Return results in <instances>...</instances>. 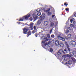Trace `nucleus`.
Masks as SVG:
<instances>
[{"mask_svg": "<svg viewBox=\"0 0 76 76\" xmlns=\"http://www.w3.org/2000/svg\"><path fill=\"white\" fill-rule=\"evenodd\" d=\"M47 37L49 38H51V37H50V35L49 34H47Z\"/></svg>", "mask_w": 76, "mask_h": 76, "instance_id": "27", "label": "nucleus"}, {"mask_svg": "<svg viewBox=\"0 0 76 76\" xmlns=\"http://www.w3.org/2000/svg\"><path fill=\"white\" fill-rule=\"evenodd\" d=\"M67 37L69 38H70L72 37V34H69L67 36Z\"/></svg>", "mask_w": 76, "mask_h": 76, "instance_id": "25", "label": "nucleus"}, {"mask_svg": "<svg viewBox=\"0 0 76 76\" xmlns=\"http://www.w3.org/2000/svg\"><path fill=\"white\" fill-rule=\"evenodd\" d=\"M48 45V44L47 43H45V46H46V45Z\"/></svg>", "mask_w": 76, "mask_h": 76, "instance_id": "39", "label": "nucleus"}, {"mask_svg": "<svg viewBox=\"0 0 76 76\" xmlns=\"http://www.w3.org/2000/svg\"><path fill=\"white\" fill-rule=\"evenodd\" d=\"M53 42H54V40H53Z\"/></svg>", "mask_w": 76, "mask_h": 76, "instance_id": "50", "label": "nucleus"}, {"mask_svg": "<svg viewBox=\"0 0 76 76\" xmlns=\"http://www.w3.org/2000/svg\"><path fill=\"white\" fill-rule=\"evenodd\" d=\"M72 61L71 60H69L68 61V63L66 62L65 64V65H66V64H72Z\"/></svg>", "mask_w": 76, "mask_h": 76, "instance_id": "12", "label": "nucleus"}, {"mask_svg": "<svg viewBox=\"0 0 76 76\" xmlns=\"http://www.w3.org/2000/svg\"><path fill=\"white\" fill-rule=\"evenodd\" d=\"M23 34H27V32L28 31V30H29V29H23Z\"/></svg>", "mask_w": 76, "mask_h": 76, "instance_id": "6", "label": "nucleus"}, {"mask_svg": "<svg viewBox=\"0 0 76 76\" xmlns=\"http://www.w3.org/2000/svg\"><path fill=\"white\" fill-rule=\"evenodd\" d=\"M37 29H34V30L32 31L31 33L32 34H34L35 32H37Z\"/></svg>", "mask_w": 76, "mask_h": 76, "instance_id": "16", "label": "nucleus"}, {"mask_svg": "<svg viewBox=\"0 0 76 76\" xmlns=\"http://www.w3.org/2000/svg\"><path fill=\"white\" fill-rule=\"evenodd\" d=\"M41 39H42L43 40H45L46 39H48L46 37L42 36L41 37Z\"/></svg>", "mask_w": 76, "mask_h": 76, "instance_id": "13", "label": "nucleus"}, {"mask_svg": "<svg viewBox=\"0 0 76 76\" xmlns=\"http://www.w3.org/2000/svg\"><path fill=\"white\" fill-rule=\"evenodd\" d=\"M30 16H31V15L30 14H29L23 17L24 19H25V20H28L29 17H30Z\"/></svg>", "mask_w": 76, "mask_h": 76, "instance_id": "2", "label": "nucleus"}, {"mask_svg": "<svg viewBox=\"0 0 76 76\" xmlns=\"http://www.w3.org/2000/svg\"><path fill=\"white\" fill-rule=\"evenodd\" d=\"M37 29H34V30L32 31L31 33L32 34H34L35 32H37Z\"/></svg>", "mask_w": 76, "mask_h": 76, "instance_id": "15", "label": "nucleus"}, {"mask_svg": "<svg viewBox=\"0 0 76 76\" xmlns=\"http://www.w3.org/2000/svg\"><path fill=\"white\" fill-rule=\"evenodd\" d=\"M34 29H36V26H34L33 27Z\"/></svg>", "mask_w": 76, "mask_h": 76, "instance_id": "43", "label": "nucleus"}, {"mask_svg": "<svg viewBox=\"0 0 76 76\" xmlns=\"http://www.w3.org/2000/svg\"><path fill=\"white\" fill-rule=\"evenodd\" d=\"M58 24V22H56L55 23V25H56V26H57V25Z\"/></svg>", "mask_w": 76, "mask_h": 76, "instance_id": "37", "label": "nucleus"}, {"mask_svg": "<svg viewBox=\"0 0 76 76\" xmlns=\"http://www.w3.org/2000/svg\"><path fill=\"white\" fill-rule=\"evenodd\" d=\"M37 12L38 13V12H40V11H41V10H39V9H37L36 10Z\"/></svg>", "mask_w": 76, "mask_h": 76, "instance_id": "28", "label": "nucleus"}, {"mask_svg": "<svg viewBox=\"0 0 76 76\" xmlns=\"http://www.w3.org/2000/svg\"><path fill=\"white\" fill-rule=\"evenodd\" d=\"M29 28H31V29H33V24H31L30 25Z\"/></svg>", "mask_w": 76, "mask_h": 76, "instance_id": "20", "label": "nucleus"}, {"mask_svg": "<svg viewBox=\"0 0 76 76\" xmlns=\"http://www.w3.org/2000/svg\"><path fill=\"white\" fill-rule=\"evenodd\" d=\"M59 45L61 47H64V44H63V43L62 42H61L59 44Z\"/></svg>", "mask_w": 76, "mask_h": 76, "instance_id": "18", "label": "nucleus"}, {"mask_svg": "<svg viewBox=\"0 0 76 76\" xmlns=\"http://www.w3.org/2000/svg\"><path fill=\"white\" fill-rule=\"evenodd\" d=\"M43 20V19H41L39 20H38L37 22V23L38 25H39L41 23V22Z\"/></svg>", "mask_w": 76, "mask_h": 76, "instance_id": "9", "label": "nucleus"}, {"mask_svg": "<svg viewBox=\"0 0 76 76\" xmlns=\"http://www.w3.org/2000/svg\"><path fill=\"white\" fill-rule=\"evenodd\" d=\"M49 39H46V40H45V41H43L42 42V43H43V44H44V43H45V42H46V41H48Z\"/></svg>", "mask_w": 76, "mask_h": 76, "instance_id": "23", "label": "nucleus"}, {"mask_svg": "<svg viewBox=\"0 0 76 76\" xmlns=\"http://www.w3.org/2000/svg\"><path fill=\"white\" fill-rule=\"evenodd\" d=\"M23 19H24V18H23V17L22 18H21L20 19L19 21H23Z\"/></svg>", "mask_w": 76, "mask_h": 76, "instance_id": "24", "label": "nucleus"}, {"mask_svg": "<svg viewBox=\"0 0 76 76\" xmlns=\"http://www.w3.org/2000/svg\"><path fill=\"white\" fill-rule=\"evenodd\" d=\"M67 56L65 58H64V60H69V55H67Z\"/></svg>", "mask_w": 76, "mask_h": 76, "instance_id": "14", "label": "nucleus"}, {"mask_svg": "<svg viewBox=\"0 0 76 76\" xmlns=\"http://www.w3.org/2000/svg\"><path fill=\"white\" fill-rule=\"evenodd\" d=\"M72 59L73 61H74V62H75V61H76V59H75V58H72Z\"/></svg>", "mask_w": 76, "mask_h": 76, "instance_id": "29", "label": "nucleus"}, {"mask_svg": "<svg viewBox=\"0 0 76 76\" xmlns=\"http://www.w3.org/2000/svg\"><path fill=\"white\" fill-rule=\"evenodd\" d=\"M69 30H66V31L65 32V34H67L68 33H69Z\"/></svg>", "mask_w": 76, "mask_h": 76, "instance_id": "26", "label": "nucleus"}, {"mask_svg": "<svg viewBox=\"0 0 76 76\" xmlns=\"http://www.w3.org/2000/svg\"><path fill=\"white\" fill-rule=\"evenodd\" d=\"M73 55L75 57H76V52L75 51H73L72 53Z\"/></svg>", "mask_w": 76, "mask_h": 76, "instance_id": "21", "label": "nucleus"}, {"mask_svg": "<svg viewBox=\"0 0 76 76\" xmlns=\"http://www.w3.org/2000/svg\"><path fill=\"white\" fill-rule=\"evenodd\" d=\"M31 35V31H29L27 33L28 36H27V37H28L29 35Z\"/></svg>", "mask_w": 76, "mask_h": 76, "instance_id": "17", "label": "nucleus"}, {"mask_svg": "<svg viewBox=\"0 0 76 76\" xmlns=\"http://www.w3.org/2000/svg\"><path fill=\"white\" fill-rule=\"evenodd\" d=\"M70 22L71 23H72L73 22V20L71 19L70 20Z\"/></svg>", "mask_w": 76, "mask_h": 76, "instance_id": "40", "label": "nucleus"}, {"mask_svg": "<svg viewBox=\"0 0 76 76\" xmlns=\"http://www.w3.org/2000/svg\"><path fill=\"white\" fill-rule=\"evenodd\" d=\"M70 26L71 28H72V27H73V26H74V25H73V24H71Z\"/></svg>", "mask_w": 76, "mask_h": 76, "instance_id": "36", "label": "nucleus"}, {"mask_svg": "<svg viewBox=\"0 0 76 76\" xmlns=\"http://www.w3.org/2000/svg\"><path fill=\"white\" fill-rule=\"evenodd\" d=\"M38 34L37 33H36L35 34V37H37V36H38Z\"/></svg>", "mask_w": 76, "mask_h": 76, "instance_id": "35", "label": "nucleus"}, {"mask_svg": "<svg viewBox=\"0 0 76 76\" xmlns=\"http://www.w3.org/2000/svg\"><path fill=\"white\" fill-rule=\"evenodd\" d=\"M64 51L66 52H67V50H66L65 49L64 50Z\"/></svg>", "mask_w": 76, "mask_h": 76, "instance_id": "44", "label": "nucleus"}, {"mask_svg": "<svg viewBox=\"0 0 76 76\" xmlns=\"http://www.w3.org/2000/svg\"><path fill=\"white\" fill-rule=\"evenodd\" d=\"M54 37H55V36H54V35L52 34L51 36V37L52 38H54Z\"/></svg>", "mask_w": 76, "mask_h": 76, "instance_id": "32", "label": "nucleus"}, {"mask_svg": "<svg viewBox=\"0 0 76 76\" xmlns=\"http://www.w3.org/2000/svg\"><path fill=\"white\" fill-rule=\"evenodd\" d=\"M70 42L71 44L72 45H74V46H75V45H76V42L73 41V40H71L70 41Z\"/></svg>", "mask_w": 76, "mask_h": 76, "instance_id": "7", "label": "nucleus"}, {"mask_svg": "<svg viewBox=\"0 0 76 76\" xmlns=\"http://www.w3.org/2000/svg\"><path fill=\"white\" fill-rule=\"evenodd\" d=\"M48 22L47 21H45L44 22V25H45V26H46V25H48Z\"/></svg>", "mask_w": 76, "mask_h": 76, "instance_id": "22", "label": "nucleus"}, {"mask_svg": "<svg viewBox=\"0 0 76 76\" xmlns=\"http://www.w3.org/2000/svg\"><path fill=\"white\" fill-rule=\"evenodd\" d=\"M63 50H59L58 52L57 53V54L58 55H59V56H60L61 54L62 53H63Z\"/></svg>", "mask_w": 76, "mask_h": 76, "instance_id": "8", "label": "nucleus"}, {"mask_svg": "<svg viewBox=\"0 0 76 76\" xmlns=\"http://www.w3.org/2000/svg\"><path fill=\"white\" fill-rule=\"evenodd\" d=\"M41 14L40 12H38L37 13V15L38 16H40V15H41Z\"/></svg>", "mask_w": 76, "mask_h": 76, "instance_id": "30", "label": "nucleus"}, {"mask_svg": "<svg viewBox=\"0 0 76 76\" xmlns=\"http://www.w3.org/2000/svg\"><path fill=\"white\" fill-rule=\"evenodd\" d=\"M65 10H66V11H69V8H66L65 9Z\"/></svg>", "mask_w": 76, "mask_h": 76, "instance_id": "33", "label": "nucleus"}, {"mask_svg": "<svg viewBox=\"0 0 76 76\" xmlns=\"http://www.w3.org/2000/svg\"><path fill=\"white\" fill-rule=\"evenodd\" d=\"M50 52H53V49L52 48L50 49Z\"/></svg>", "mask_w": 76, "mask_h": 76, "instance_id": "34", "label": "nucleus"}, {"mask_svg": "<svg viewBox=\"0 0 76 76\" xmlns=\"http://www.w3.org/2000/svg\"><path fill=\"white\" fill-rule=\"evenodd\" d=\"M65 44L68 48V51H69V52H70V50H71V49L70 48H69V45L67 43V42H65Z\"/></svg>", "mask_w": 76, "mask_h": 76, "instance_id": "5", "label": "nucleus"}, {"mask_svg": "<svg viewBox=\"0 0 76 76\" xmlns=\"http://www.w3.org/2000/svg\"><path fill=\"white\" fill-rule=\"evenodd\" d=\"M33 30V29H31V30Z\"/></svg>", "mask_w": 76, "mask_h": 76, "instance_id": "51", "label": "nucleus"}, {"mask_svg": "<svg viewBox=\"0 0 76 76\" xmlns=\"http://www.w3.org/2000/svg\"><path fill=\"white\" fill-rule=\"evenodd\" d=\"M24 29H28V28L27 27V26H26Z\"/></svg>", "mask_w": 76, "mask_h": 76, "instance_id": "38", "label": "nucleus"}, {"mask_svg": "<svg viewBox=\"0 0 76 76\" xmlns=\"http://www.w3.org/2000/svg\"><path fill=\"white\" fill-rule=\"evenodd\" d=\"M58 38L59 39H60V40H61L62 41H65V40L64 38L62 37H60V36H58Z\"/></svg>", "mask_w": 76, "mask_h": 76, "instance_id": "4", "label": "nucleus"}, {"mask_svg": "<svg viewBox=\"0 0 76 76\" xmlns=\"http://www.w3.org/2000/svg\"><path fill=\"white\" fill-rule=\"evenodd\" d=\"M17 23H18V24L19 25V24H20V22H17Z\"/></svg>", "mask_w": 76, "mask_h": 76, "instance_id": "45", "label": "nucleus"}, {"mask_svg": "<svg viewBox=\"0 0 76 76\" xmlns=\"http://www.w3.org/2000/svg\"><path fill=\"white\" fill-rule=\"evenodd\" d=\"M30 20H31V21H32V18H30Z\"/></svg>", "mask_w": 76, "mask_h": 76, "instance_id": "42", "label": "nucleus"}, {"mask_svg": "<svg viewBox=\"0 0 76 76\" xmlns=\"http://www.w3.org/2000/svg\"><path fill=\"white\" fill-rule=\"evenodd\" d=\"M54 16H55V17H56V16H55V15H53L52 16V18H54Z\"/></svg>", "mask_w": 76, "mask_h": 76, "instance_id": "41", "label": "nucleus"}, {"mask_svg": "<svg viewBox=\"0 0 76 76\" xmlns=\"http://www.w3.org/2000/svg\"><path fill=\"white\" fill-rule=\"evenodd\" d=\"M68 23V22H66V23H67H67Z\"/></svg>", "mask_w": 76, "mask_h": 76, "instance_id": "49", "label": "nucleus"}, {"mask_svg": "<svg viewBox=\"0 0 76 76\" xmlns=\"http://www.w3.org/2000/svg\"><path fill=\"white\" fill-rule=\"evenodd\" d=\"M64 4V6H67L68 5V4L66 3V2H65Z\"/></svg>", "mask_w": 76, "mask_h": 76, "instance_id": "31", "label": "nucleus"}, {"mask_svg": "<svg viewBox=\"0 0 76 76\" xmlns=\"http://www.w3.org/2000/svg\"><path fill=\"white\" fill-rule=\"evenodd\" d=\"M51 10L50 8H49L47 10H46L45 11V12H46L47 15L48 16H50V15H51L52 14V12H49V11Z\"/></svg>", "mask_w": 76, "mask_h": 76, "instance_id": "1", "label": "nucleus"}, {"mask_svg": "<svg viewBox=\"0 0 76 76\" xmlns=\"http://www.w3.org/2000/svg\"><path fill=\"white\" fill-rule=\"evenodd\" d=\"M33 18L34 19V20H37V18H38V17L37 15H36L35 14H33L32 15Z\"/></svg>", "mask_w": 76, "mask_h": 76, "instance_id": "3", "label": "nucleus"}, {"mask_svg": "<svg viewBox=\"0 0 76 76\" xmlns=\"http://www.w3.org/2000/svg\"><path fill=\"white\" fill-rule=\"evenodd\" d=\"M64 5H63V4H62L61 5L62 6H64Z\"/></svg>", "mask_w": 76, "mask_h": 76, "instance_id": "48", "label": "nucleus"}, {"mask_svg": "<svg viewBox=\"0 0 76 76\" xmlns=\"http://www.w3.org/2000/svg\"><path fill=\"white\" fill-rule=\"evenodd\" d=\"M40 17L41 18H42L41 19H43V20L44 19V18H45V14H42L40 16Z\"/></svg>", "mask_w": 76, "mask_h": 76, "instance_id": "11", "label": "nucleus"}, {"mask_svg": "<svg viewBox=\"0 0 76 76\" xmlns=\"http://www.w3.org/2000/svg\"><path fill=\"white\" fill-rule=\"evenodd\" d=\"M50 41H49L48 42V43L49 44V43H50Z\"/></svg>", "mask_w": 76, "mask_h": 76, "instance_id": "47", "label": "nucleus"}, {"mask_svg": "<svg viewBox=\"0 0 76 76\" xmlns=\"http://www.w3.org/2000/svg\"><path fill=\"white\" fill-rule=\"evenodd\" d=\"M52 29H53V28H52Z\"/></svg>", "mask_w": 76, "mask_h": 76, "instance_id": "52", "label": "nucleus"}, {"mask_svg": "<svg viewBox=\"0 0 76 76\" xmlns=\"http://www.w3.org/2000/svg\"><path fill=\"white\" fill-rule=\"evenodd\" d=\"M52 32V29L50 31V33H51Z\"/></svg>", "mask_w": 76, "mask_h": 76, "instance_id": "46", "label": "nucleus"}, {"mask_svg": "<svg viewBox=\"0 0 76 76\" xmlns=\"http://www.w3.org/2000/svg\"><path fill=\"white\" fill-rule=\"evenodd\" d=\"M55 43L56 45V46H58L59 45V42L58 40H56L55 41Z\"/></svg>", "mask_w": 76, "mask_h": 76, "instance_id": "10", "label": "nucleus"}, {"mask_svg": "<svg viewBox=\"0 0 76 76\" xmlns=\"http://www.w3.org/2000/svg\"><path fill=\"white\" fill-rule=\"evenodd\" d=\"M54 23L53 22H51L50 25V27H53L54 26Z\"/></svg>", "mask_w": 76, "mask_h": 76, "instance_id": "19", "label": "nucleus"}]
</instances>
